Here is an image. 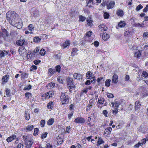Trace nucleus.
Instances as JSON below:
<instances>
[{
	"label": "nucleus",
	"instance_id": "f257e3e1",
	"mask_svg": "<svg viewBox=\"0 0 148 148\" xmlns=\"http://www.w3.org/2000/svg\"><path fill=\"white\" fill-rule=\"evenodd\" d=\"M6 18L10 25H13L21 19L20 18L16 17V14L14 11H10L6 13Z\"/></svg>",
	"mask_w": 148,
	"mask_h": 148
},
{
	"label": "nucleus",
	"instance_id": "f03ea898",
	"mask_svg": "<svg viewBox=\"0 0 148 148\" xmlns=\"http://www.w3.org/2000/svg\"><path fill=\"white\" fill-rule=\"evenodd\" d=\"M23 138L25 143V148H32V147L34 143L33 138L27 134L23 135Z\"/></svg>",
	"mask_w": 148,
	"mask_h": 148
},
{
	"label": "nucleus",
	"instance_id": "7ed1b4c3",
	"mask_svg": "<svg viewBox=\"0 0 148 148\" xmlns=\"http://www.w3.org/2000/svg\"><path fill=\"white\" fill-rule=\"evenodd\" d=\"M70 97L68 93L66 92H62L60 97V100L62 105H66L69 103Z\"/></svg>",
	"mask_w": 148,
	"mask_h": 148
},
{
	"label": "nucleus",
	"instance_id": "20e7f679",
	"mask_svg": "<svg viewBox=\"0 0 148 148\" xmlns=\"http://www.w3.org/2000/svg\"><path fill=\"white\" fill-rule=\"evenodd\" d=\"M1 32L2 38L4 39V40L7 41H9L10 40V34L4 27L1 28Z\"/></svg>",
	"mask_w": 148,
	"mask_h": 148
},
{
	"label": "nucleus",
	"instance_id": "39448f33",
	"mask_svg": "<svg viewBox=\"0 0 148 148\" xmlns=\"http://www.w3.org/2000/svg\"><path fill=\"white\" fill-rule=\"evenodd\" d=\"M97 105L99 108L101 109L103 106H106L107 103L104 98L100 96L98 100Z\"/></svg>",
	"mask_w": 148,
	"mask_h": 148
},
{
	"label": "nucleus",
	"instance_id": "423d86ee",
	"mask_svg": "<svg viewBox=\"0 0 148 148\" xmlns=\"http://www.w3.org/2000/svg\"><path fill=\"white\" fill-rule=\"evenodd\" d=\"M53 94L54 93L52 91H49L42 95L41 99L43 101L45 100L50 97H52Z\"/></svg>",
	"mask_w": 148,
	"mask_h": 148
},
{
	"label": "nucleus",
	"instance_id": "0eeeda50",
	"mask_svg": "<svg viewBox=\"0 0 148 148\" xmlns=\"http://www.w3.org/2000/svg\"><path fill=\"white\" fill-rule=\"evenodd\" d=\"M86 121V120L84 117L78 116L75 119L74 122L76 124H83Z\"/></svg>",
	"mask_w": 148,
	"mask_h": 148
},
{
	"label": "nucleus",
	"instance_id": "6e6552de",
	"mask_svg": "<svg viewBox=\"0 0 148 148\" xmlns=\"http://www.w3.org/2000/svg\"><path fill=\"white\" fill-rule=\"evenodd\" d=\"M19 19L13 26L16 27L18 29H21L22 27L23 23L22 20L21 18Z\"/></svg>",
	"mask_w": 148,
	"mask_h": 148
},
{
	"label": "nucleus",
	"instance_id": "1a4fd4ad",
	"mask_svg": "<svg viewBox=\"0 0 148 148\" xmlns=\"http://www.w3.org/2000/svg\"><path fill=\"white\" fill-rule=\"evenodd\" d=\"M87 122H88V123L87 124V126L90 127L94 126V120L92 116H91L88 117V118H87Z\"/></svg>",
	"mask_w": 148,
	"mask_h": 148
},
{
	"label": "nucleus",
	"instance_id": "9d476101",
	"mask_svg": "<svg viewBox=\"0 0 148 148\" xmlns=\"http://www.w3.org/2000/svg\"><path fill=\"white\" fill-rule=\"evenodd\" d=\"M86 22L87 26L88 27H91L93 24V21L92 20V17H91L87 18Z\"/></svg>",
	"mask_w": 148,
	"mask_h": 148
},
{
	"label": "nucleus",
	"instance_id": "9b49d317",
	"mask_svg": "<svg viewBox=\"0 0 148 148\" xmlns=\"http://www.w3.org/2000/svg\"><path fill=\"white\" fill-rule=\"evenodd\" d=\"M112 130V128L110 127L106 128L105 130L103 135L105 136H108L111 133Z\"/></svg>",
	"mask_w": 148,
	"mask_h": 148
},
{
	"label": "nucleus",
	"instance_id": "f8f14e48",
	"mask_svg": "<svg viewBox=\"0 0 148 148\" xmlns=\"http://www.w3.org/2000/svg\"><path fill=\"white\" fill-rule=\"evenodd\" d=\"M9 77L10 76L8 74H6L5 76H3L1 84L4 85L6 83H7L9 80Z\"/></svg>",
	"mask_w": 148,
	"mask_h": 148
},
{
	"label": "nucleus",
	"instance_id": "ddd939ff",
	"mask_svg": "<svg viewBox=\"0 0 148 148\" xmlns=\"http://www.w3.org/2000/svg\"><path fill=\"white\" fill-rule=\"evenodd\" d=\"M115 3L113 1L108 2L106 3L107 9H109L112 8L114 6Z\"/></svg>",
	"mask_w": 148,
	"mask_h": 148
},
{
	"label": "nucleus",
	"instance_id": "4468645a",
	"mask_svg": "<svg viewBox=\"0 0 148 148\" xmlns=\"http://www.w3.org/2000/svg\"><path fill=\"white\" fill-rule=\"evenodd\" d=\"M99 30L101 31L102 33L104 31H106L108 29L107 27L103 24L100 25L99 26Z\"/></svg>",
	"mask_w": 148,
	"mask_h": 148
},
{
	"label": "nucleus",
	"instance_id": "2eb2a0df",
	"mask_svg": "<svg viewBox=\"0 0 148 148\" xmlns=\"http://www.w3.org/2000/svg\"><path fill=\"white\" fill-rule=\"evenodd\" d=\"M16 138V135L15 134L10 136L9 137L7 138L6 140L7 142L10 143L15 140Z\"/></svg>",
	"mask_w": 148,
	"mask_h": 148
},
{
	"label": "nucleus",
	"instance_id": "dca6fc26",
	"mask_svg": "<svg viewBox=\"0 0 148 148\" xmlns=\"http://www.w3.org/2000/svg\"><path fill=\"white\" fill-rule=\"evenodd\" d=\"M18 51L21 55H22L25 52H26V50L25 47L23 46H21L18 49Z\"/></svg>",
	"mask_w": 148,
	"mask_h": 148
},
{
	"label": "nucleus",
	"instance_id": "f3484780",
	"mask_svg": "<svg viewBox=\"0 0 148 148\" xmlns=\"http://www.w3.org/2000/svg\"><path fill=\"white\" fill-rule=\"evenodd\" d=\"M116 14L118 16L121 17L124 15V13L122 10L121 9H119L117 10Z\"/></svg>",
	"mask_w": 148,
	"mask_h": 148
},
{
	"label": "nucleus",
	"instance_id": "a211bd4d",
	"mask_svg": "<svg viewBox=\"0 0 148 148\" xmlns=\"http://www.w3.org/2000/svg\"><path fill=\"white\" fill-rule=\"evenodd\" d=\"M78 49L76 47H74L72 49V51L71 53V56H74L75 55L78 54L77 52L78 51Z\"/></svg>",
	"mask_w": 148,
	"mask_h": 148
},
{
	"label": "nucleus",
	"instance_id": "6ab92c4d",
	"mask_svg": "<svg viewBox=\"0 0 148 148\" xmlns=\"http://www.w3.org/2000/svg\"><path fill=\"white\" fill-rule=\"evenodd\" d=\"M70 45V42L69 41L66 40L63 43L62 47L64 49L67 48L68 47H69Z\"/></svg>",
	"mask_w": 148,
	"mask_h": 148
},
{
	"label": "nucleus",
	"instance_id": "aec40b11",
	"mask_svg": "<svg viewBox=\"0 0 148 148\" xmlns=\"http://www.w3.org/2000/svg\"><path fill=\"white\" fill-rule=\"evenodd\" d=\"M120 103L119 101H115L114 102H112L111 104L112 106H114L115 108H119Z\"/></svg>",
	"mask_w": 148,
	"mask_h": 148
},
{
	"label": "nucleus",
	"instance_id": "412c9836",
	"mask_svg": "<svg viewBox=\"0 0 148 148\" xmlns=\"http://www.w3.org/2000/svg\"><path fill=\"white\" fill-rule=\"evenodd\" d=\"M110 38L109 35L106 33L103 34L102 36V38L103 40L105 41H106Z\"/></svg>",
	"mask_w": 148,
	"mask_h": 148
},
{
	"label": "nucleus",
	"instance_id": "4be33fe9",
	"mask_svg": "<svg viewBox=\"0 0 148 148\" xmlns=\"http://www.w3.org/2000/svg\"><path fill=\"white\" fill-rule=\"evenodd\" d=\"M135 110H138L140 108L141 104L139 101H136L135 103Z\"/></svg>",
	"mask_w": 148,
	"mask_h": 148
},
{
	"label": "nucleus",
	"instance_id": "5701e85b",
	"mask_svg": "<svg viewBox=\"0 0 148 148\" xmlns=\"http://www.w3.org/2000/svg\"><path fill=\"white\" fill-rule=\"evenodd\" d=\"M112 81L113 83H116L118 81V76L117 74H114L113 75Z\"/></svg>",
	"mask_w": 148,
	"mask_h": 148
},
{
	"label": "nucleus",
	"instance_id": "b1692460",
	"mask_svg": "<svg viewBox=\"0 0 148 148\" xmlns=\"http://www.w3.org/2000/svg\"><path fill=\"white\" fill-rule=\"evenodd\" d=\"M54 103L52 101H50L47 104V107L48 109H53L54 107Z\"/></svg>",
	"mask_w": 148,
	"mask_h": 148
},
{
	"label": "nucleus",
	"instance_id": "393cba45",
	"mask_svg": "<svg viewBox=\"0 0 148 148\" xmlns=\"http://www.w3.org/2000/svg\"><path fill=\"white\" fill-rule=\"evenodd\" d=\"M145 144V140L144 139L143 140V142H138V143L135 145L134 147L135 148H138L140 145L141 146L142 145H144Z\"/></svg>",
	"mask_w": 148,
	"mask_h": 148
},
{
	"label": "nucleus",
	"instance_id": "a878e982",
	"mask_svg": "<svg viewBox=\"0 0 148 148\" xmlns=\"http://www.w3.org/2000/svg\"><path fill=\"white\" fill-rule=\"evenodd\" d=\"M25 120L28 121L30 119V114L28 112V111L25 110Z\"/></svg>",
	"mask_w": 148,
	"mask_h": 148
},
{
	"label": "nucleus",
	"instance_id": "bb28decb",
	"mask_svg": "<svg viewBox=\"0 0 148 148\" xmlns=\"http://www.w3.org/2000/svg\"><path fill=\"white\" fill-rule=\"evenodd\" d=\"M73 76L74 79H82V76L81 74L77 73H75L73 74Z\"/></svg>",
	"mask_w": 148,
	"mask_h": 148
},
{
	"label": "nucleus",
	"instance_id": "cd10ccee",
	"mask_svg": "<svg viewBox=\"0 0 148 148\" xmlns=\"http://www.w3.org/2000/svg\"><path fill=\"white\" fill-rule=\"evenodd\" d=\"M86 75L87 79H91L92 78V77H94L92 76V73L91 72L89 71L87 72Z\"/></svg>",
	"mask_w": 148,
	"mask_h": 148
},
{
	"label": "nucleus",
	"instance_id": "c85d7f7f",
	"mask_svg": "<svg viewBox=\"0 0 148 148\" xmlns=\"http://www.w3.org/2000/svg\"><path fill=\"white\" fill-rule=\"evenodd\" d=\"M48 72V74L51 76L54 74L56 72L54 69L51 68L49 69Z\"/></svg>",
	"mask_w": 148,
	"mask_h": 148
},
{
	"label": "nucleus",
	"instance_id": "c756f323",
	"mask_svg": "<svg viewBox=\"0 0 148 148\" xmlns=\"http://www.w3.org/2000/svg\"><path fill=\"white\" fill-rule=\"evenodd\" d=\"M25 40H19L16 42V44L18 46H22L25 42Z\"/></svg>",
	"mask_w": 148,
	"mask_h": 148
},
{
	"label": "nucleus",
	"instance_id": "7c9ffc66",
	"mask_svg": "<svg viewBox=\"0 0 148 148\" xmlns=\"http://www.w3.org/2000/svg\"><path fill=\"white\" fill-rule=\"evenodd\" d=\"M67 86H68L69 88V91L70 92H71V91L75 88V86L74 85V83L67 85Z\"/></svg>",
	"mask_w": 148,
	"mask_h": 148
},
{
	"label": "nucleus",
	"instance_id": "2f4dec72",
	"mask_svg": "<svg viewBox=\"0 0 148 148\" xmlns=\"http://www.w3.org/2000/svg\"><path fill=\"white\" fill-rule=\"evenodd\" d=\"M54 122V119L53 118H50L48 121L47 124L48 125L51 126L53 124Z\"/></svg>",
	"mask_w": 148,
	"mask_h": 148
},
{
	"label": "nucleus",
	"instance_id": "473e14b6",
	"mask_svg": "<svg viewBox=\"0 0 148 148\" xmlns=\"http://www.w3.org/2000/svg\"><path fill=\"white\" fill-rule=\"evenodd\" d=\"M8 52L5 50H0V58H1L5 56V54H8Z\"/></svg>",
	"mask_w": 148,
	"mask_h": 148
},
{
	"label": "nucleus",
	"instance_id": "72a5a7b5",
	"mask_svg": "<svg viewBox=\"0 0 148 148\" xmlns=\"http://www.w3.org/2000/svg\"><path fill=\"white\" fill-rule=\"evenodd\" d=\"M62 53H59L58 54L54 55L53 56L54 58H55V59L56 60H60L61 57Z\"/></svg>",
	"mask_w": 148,
	"mask_h": 148
},
{
	"label": "nucleus",
	"instance_id": "f704fd0d",
	"mask_svg": "<svg viewBox=\"0 0 148 148\" xmlns=\"http://www.w3.org/2000/svg\"><path fill=\"white\" fill-rule=\"evenodd\" d=\"M148 95V92L145 90V89H143V92L141 94V96L143 97H144L147 96Z\"/></svg>",
	"mask_w": 148,
	"mask_h": 148
},
{
	"label": "nucleus",
	"instance_id": "c9c22d12",
	"mask_svg": "<svg viewBox=\"0 0 148 148\" xmlns=\"http://www.w3.org/2000/svg\"><path fill=\"white\" fill-rule=\"evenodd\" d=\"M67 85H69L72 84H74V81L73 79L72 78L69 77L67 79Z\"/></svg>",
	"mask_w": 148,
	"mask_h": 148
},
{
	"label": "nucleus",
	"instance_id": "e433bc0d",
	"mask_svg": "<svg viewBox=\"0 0 148 148\" xmlns=\"http://www.w3.org/2000/svg\"><path fill=\"white\" fill-rule=\"evenodd\" d=\"M25 97L26 99L28 100L30 99V97H32V95L31 92H25Z\"/></svg>",
	"mask_w": 148,
	"mask_h": 148
},
{
	"label": "nucleus",
	"instance_id": "4c0bfd02",
	"mask_svg": "<svg viewBox=\"0 0 148 148\" xmlns=\"http://www.w3.org/2000/svg\"><path fill=\"white\" fill-rule=\"evenodd\" d=\"M92 34V32L91 31H89L87 32L86 34L84 35V37L86 38V37L89 38L90 37Z\"/></svg>",
	"mask_w": 148,
	"mask_h": 148
},
{
	"label": "nucleus",
	"instance_id": "58836bf2",
	"mask_svg": "<svg viewBox=\"0 0 148 148\" xmlns=\"http://www.w3.org/2000/svg\"><path fill=\"white\" fill-rule=\"evenodd\" d=\"M104 143V141H103L101 137H99L98 138V140H97V146H99L101 144L103 143Z\"/></svg>",
	"mask_w": 148,
	"mask_h": 148
},
{
	"label": "nucleus",
	"instance_id": "ea45409f",
	"mask_svg": "<svg viewBox=\"0 0 148 148\" xmlns=\"http://www.w3.org/2000/svg\"><path fill=\"white\" fill-rule=\"evenodd\" d=\"M34 126L33 125H28L27 126V127L26 128V130L27 131H30L34 129Z\"/></svg>",
	"mask_w": 148,
	"mask_h": 148
},
{
	"label": "nucleus",
	"instance_id": "a19ab883",
	"mask_svg": "<svg viewBox=\"0 0 148 148\" xmlns=\"http://www.w3.org/2000/svg\"><path fill=\"white\" fill-rule=\"evenodd\" d=\"M58 81L60 84H63L64 81V78L62 76H58Z\"/></svg>",
	"mask_w": 148,
	"mask_h": 148
},
{
	"label": "nucleus",
	"instance_id": "79ce46f5",
	"mask_svg": "<svg viewBox=\"0 0 148 148\" xmlns=\"http://www.w3.org/2000/svg\"><path fill=\"white\" fill-rule=\"evenodd\" d=\"M110 82L111 80L110 79H107L105 81V86L107 87H109L110 84Z\"/></svg>",
	"mask_w": 148,
	"mask_h": 148
},
{
	"label": "nucleus",
	"instance_id": "37998d69",
	"mask_svg": "<svg viewBox=\"0 0 148 148\" xmlns=\"http://www.w3.org/2000/svg\"><path fill=\"white\" fill-rule=\"evenodd\" d=\"M41 39L38 36H36L33 38V42H40Z\"/></svg>",
	"mask_w": 148,
	"mask_h": 148
},
{
	"label": "nucleus",
	"instance_id": "c03bdc74",
	"mask_svg": "<svg viewBox=\"0 0 148 148\" xmlns=\"http://www.w3.org/2000/svg\"><path fill=\"white\" fill-rule=\"evenodd\" d=\"M141 55V52L139 50H138L137 52H135L134 53L135 56L137 58H139Z\"/></svg>",
	"mask_w": 148,
	"mask_h": 148
},
{
	"label": "nucleus",
	"instance_id": "a18cd8bd",
	"mask_svg": "<svg viewBox=\"0 0 148 148\" xmlns=\"http://www.w3.org/2000/svg\"><path fill=\"white\" fill-rule=\"evenodd\" d=\"M104 79L103 77H98L96 81L97 83L100 84V82L102 81H104Z\"/></svg>",
	"mask_w": 148,
	"mask_h": 148
},
{
	"label": "nucleus",
	"instance_id": "49530a36",
	"mask_svg": "<svg viewBox=\"0 0 148 148\" xmlns=\"http://www.w3.org/2000/svg\"><path fill=\"white\" fill-rule=\"evenodd\" d=\"M28 27L29 30L30 31L32 32L34 29V25L33 24H30L29 25Z\"/></svg>",
	"mask_w": 148,
	"mask_h": 148
},
{
	"label": "nucleus",
	"instance_id": "de8ad7c7",
	"mask_svg": "<svg viewBox=\"0 0 148 148\" xmlns=\"http://www.w3.org/2000/svg\"><path fill=\"white\" fill-rule=\"evenodd\" d=\"M125 23L124 21H121L119 22L118 25L121 27H123L125 26Z\"/></svg>",
	"mask_w": 148,
	"mask_h": 148
},
{
	"label": "nucleus",
	"instance_id": "09e8293b",
	"mask_svg": "<svg viewBox=\"0 0 148 148\" xmlns=\"http://www.w3.org/2000/svg\"><path fill=\"white\" fill-rule=\"evenodd\" d=\"M110 17L109 13L106 12H104L103 14V17L105 19H107L109 18Z\"/></svg>",
	"mask_w": 148,
	"mask_h": 148
},
{
	"label": "nucleus",
	"instance_id": "8fccbe9b",
	"mask_svg": "<svg viewBox=\"0 0 148 148\" xmlns=\"http://www.w3.org/2000/svg\"><path fill=\"white\" fill-rule=\"evenodd\" d=\"M48 134V133L45 132L42 134L40 136V138L41 139H44L45 138H46Z\"/></svg>",
	"mask_w": 148,
	"mask_h": 148
},
{
	"label": "nucleus",
	"instance_id": "3c124183",
	"mask_svg": "<svg viewBox=\"0 0 148 148\" xmlns=\"http://www.w3.org/2000/svg\"><path fill=\"white\" fill-rule=\"evenodd\" d=\"M39 129L38 128H36L34 129V132L33 133V135L34 136H37L38 134Z\"/></svg>",
	"mask_w": 148,
	"mask_h": 148
},
{
	"label": "nucleus",
	"instance_id": "603ef678",
	"mask_svg": "<svg viewBox=\"0 0 148 148\" xmlns=\"http://www.w3.org/2000/svg\"><path fill=\"white\" fill-rule=\"evenodd\" d=\"M79 21L84 22L86 19V18L82 15H79Z\"/></svg>",
	"mask_w": 148,
	"mask_h": 148
},
{
	"label": "nucleus",
	"instance_id": "864d4df0",
	"mask_svg": "<svg viewBox=\"0 0 148 148\" xmlns=\"http://www.w3.org/2000/svg\"><path fill=\"white\" fill-rule=\"evenodd\" d=\"M27 77V74L25 72L23 73L22 74H21V79H25Z\"/></svg>",
	"mask_w": 148,
	"mask_h": 148
},
{
	"label": "nucleus",
	"instance_id": "5fc2aeb1",
	"mask_svg": "<svg viewBox=\"0 0 148 148\" xmlns=\"http://www.w3.org/2000/svg\"><path fill=\"white\" fill-rule=\"evenodd\" d=\"M45 120H41L40 122V126L41 127H43L45 126Z\"/></svg>",
	"mask_w": 148,
	"mask_h": 148
},
{
	"label": "nucleus",
	"instance_id": "6e6d98bb",
	"mask_svg": "<svg viewBox=\"0 0 148 148\" xmlns=\"http://www.w3.org/2000/svg\"><path fill=\"white\" fill-rule=\"evenodd\" d=\"M88 91L86 89L82 90L81 91L80 93V95L81 96L84 95V94H86Z\"/></svg>",
	"mask_w": 148,
	"mask_h": 148
},
{
	"label": "nucleus",
	"instance_id": "4d7b16f0",
	"mask_svg": "<svg viewBox=\"0 0 148 148\" xmlns=\"http://www.w3.org/2000/svg\"><path fill=\"white\" fill-rule=\"evenodd\" d=\"M61 66L60 65H57L56 66V72L60 73L61 71Z\"/></svg>",
	"mask_w": 148,
	"mask_h": 148
},
{
	"label": "nucleus",
	"instance_id": "13d9d810",
	"mask_svg": "<svg viewBox=\"0 0 148 148\" xmlns=\"http://www.w3.org/2000/svg\"><path fill=\"white\" fill-rule=\"evenodd\" d=\"M37 69V67L36 65H32L30 68V71H32L35 70H36Z\"/></svg>",
	"mask_w": 148,
	"mask_h": 148
},
{
	"label": "nucleus",
	"instance_id": "bf43d9fd",
	"mask_svg": "<svg viewBox=\"0 0 148 148\" xmlns=\"http://www.w3.org/2000/svg\"><path fill=\"white\" fill-rule=\"evenodd\" d=\"M142 76L146 78L148 76V73L146 71H144L142 74Z\"/></svg>",
	"mask_w": 148,
	"mask_h": 148
},
{
	"label": "nucleus",
	"instance_id": "052dcab7",
	"mask_svg": "<svg viewBox=\"0 0 148 148\" xmlns=\"http://www.w3.org/2000/svg\"><path fill=\"white\" fill-rule=\"evenodd\" d=\"M131 31H129L125 32L124 33L125 36H126L127 37H130L131 35Z\"/></svg>",
	"mask_w": 148,
	"mask_h": 148
},
{
	"label": "nucleus",
	"instance_id": "680f3d73",
	"mask_svg": "<svg viewBox=\"0 0 148 148\" xmlns=\"http://www.w3.org/2000/svg\"><path fill=\"white\" fill-rule=\"evenodd\" d=\"M33 14L34 17H36L38 16L39 15V12L37 10H35L33 11Z\"/></svg>",
	"mask_w": 148,
	"mask_h": 148
},
{
	"label": "nucleus",
	"instance_id": "e2e57ef3",
	"mask_svg": "<svg viewBox=\"0 0 148 148\" xmlns=\"http://www.w3.org/2000/svg\"><path fill=\"white\" fill-rule=\"evenodd\" d=\"M5 93L8 97H10L11 96L10 91L9 89H6Z\"/></svg>",
	"mask_w": 148,
	"mask_h": 148
},
{
	"label": "nucleus",
	"instance_id": "0e129e2a",
	"mask_svg": "<svg viewBox=\"0 0 148 148\" xmlns=\"http://www.w3.org/2000/svg\"><path fill=\"white\" fill-rule=\"evenodd\" d=\"M143 8V6L141 5L140 4L138 5L136 7V10L137 11H139L141 9Z\"/></svg>",
	"mask_w": 148,
	"mask_h": 148
},
{
	"label": "nucleus",
	"instance_id": "69168bd1",
	"mask_svg": "<svg viewBox=\"0 0 148 148\" xmlns=\"http://www.w3.org/2000/svg\"><path fill=\"white\" fill-rule=\"evenodd\" d=\"M92 106V105H91V104H88V105H87V106H86V111H88L90 110Z\"/></svg>",
	"mask_w": 148,
	"mask_h": 148
},
{
	"label": "nucleus",
	"instance_id": "338daca9",
	"mask_svg": "<svg viewBox=\"0 0 148 148\" xmlns=\"http://www.w3.org/2000/svg\"><path fill=\"white\" fill-rule=\"evenodd\" d=\"M63 140L61 138L59 137L58 138L57 143L58 144H61L63 142Z\"/></svg>",
	"mask_w": 148,
	"mask_h": 148
},
{
	"label": "nucleus",
	"instance_id": "774afa93",
	"mask_svg": "<svg viewBox=\"0 0 148 148\" xmlns=\"http://www.w3.org/2000/svg\"><path fill=\"white\" fill-rule=\"evenodd\" d=\"M45 49H41L40 52V54L41 56H43L45 54Z\"/></svg>",
	"mask_w": 148,
	"mask_h": 148
}]
</instances>
